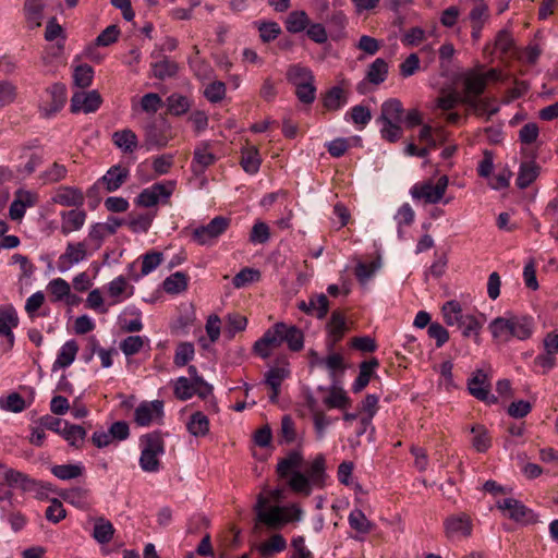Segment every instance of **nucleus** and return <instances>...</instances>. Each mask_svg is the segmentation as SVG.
<instances>
[{
	"instance_id": "1",
	"label": "nucleus",
	"mask_w": 558,
	"mask_h": 558,
	"mask_svg": "<svg viewBox=\"0 0 558 558\" xmlns=\"http://www.w3.org/2000/svg\"><path fill=\"white\" fill-rule=\"evenodd\" d=\"M488 329L498 341L507 342L512 338L526 340L533 333L534 323L531 316L509 314L494 318Z\"/></svg>"
},
{
	"instance_id": "2",
	"label": "nucleus",
	"mask_w": 558,
	"mask_h": 558,
	"mask_svg": "<svg viewBox=\"0 0 558 558\" xmlns=\"http://www.w3.org/2000/svg\"><path fill=\"white\" fill-rule=\"evenodd\" d=\"M141 456L138 464L146 473H157L161 469L159 458L165 454V440L160 430H154L140 437Z\"/></svg>"
},
{
	"instance_id": "3",
	"label": "nucleus",
	"mask_w": 558,
	"mask_h": 558,
	"mask_svg": "<svg viewBox=\"0 0 558 558\" xmlns=\"http://www.w3.org/2000/svg\"><path fill=\"white\" fill-rule=\"evenodd\" d=\"M229 226V218L217 216L207 225L195 228L192 232V239L199 245H210L227 231Z\"/></svg>"
},
{
	"instance_id": "4",
	"label": "nucleus",
	"mask_w": 558,
	"mask_h": 558,
	"mask_svg": "<svg viewBox=\"0 0 558 558\" xmlns=\"http://www.w3.org/2000/svg\"><path fill=\"white\" fill-rule=\"evenodd\" d=\"M130 436V426L125 421H117L111 424L108 430L97 429L90 437L92 444L102 449L111 445L113 441H123Z\"/></svg>"
},
{
	"instance_id": "5",
	"label": "nucleus",
	"mask_w": 558,
	"mask_h": 558,
	"mask_svg": "<svg viewBox=\"0 0 558 558\" xmlns=\"http://www.w3.org/2000/svg\"><path fill=\"white\" fill-rule=\"evenodd\" d=\"M284 323H277L267 329L264 335L254 343L253 351L262 359L270 356L271 351L284 342L283 332Z\"/></svg>"
},
{
	"instance_id": "6",
	"label": "nucleus",
	"mask_w": 558,
	"mask_h": 558,
	"mask_svg": "<svg viewBox=\"0 0 558 558\" xmlns=\"http://www.w3.org/2000/svg\"><path fill=\"white\" fill-rule=\"evenodd\" d=\"M284 323H277L267 329L264 335L254 343L253 351L262 359L270 356L271 351L284 342L283 332Z\"/></svg>"
},
{
	"instance_id": "7",
	"label": "nucleus",
	"mask_w": 558,
	"mask_h": 558,
	"mask_svg": "<svg viewBox=\"0 0 558 558\" xmlns=\"http://www.w3.org/2000/svg\"><path fill=\"white\" fill-rule=\"evenodd\" d=\"M284 323H277L267 329L264 335L254 343L253 351L262 359L270 356L271 351L284 342L283 332Z\"/></svg>"
},
{
	"instance_id": "8",
	"label": "nucleus",
	"mask_w": 558,
	"mask_h": 558,
	"mask_svg": "<svg viewBox=\"0 0 558 558\" xmlns=\"http://www.w3.org/2000/svg\"><path fill=\"white\" fill-rule=\"evenodd\" d=\"M92 253L87 251V242H69L65 251L61 254L57 262V267L60 272L68 271L73 265L85 260Z\"/></svg>"
},
{
	"instance_id": "9",
	"label": "nucleus",
	"mask_w": 558,
	"mask_h": 558,
	"mask_svg": "<svg viewBox=\"0 0 558 558\" xmlns=\"http://www.w3.org/2000/svg\"><path fill=\"white\" fill-rule=\"evenodd\" d=\"M174 183H155L149 187L144 189L135 199L136 205L142 207H153L158 204L160 199H168L173 192Z\"/></svg>"
},
{
	"instance_id": "10",
	"label": "nucleus",
	"mask_w": 558,
	"mask_h": 558,
	"mask_svg": "<svg viewBox=\"0 0 558 558\" xmlns=\"http://www.w3.org/2000/svg\"><path fill=\"white\" fill-rule=\"evenodd\" d=\"M19 325V316L12 305L0 306V337H4L2 342L3 351H10L14 345L13 328Z\"/></svg>"
},
{
	"instance_id": "11",
	"label": "nucleus",
	"mask_w": 558,
	"mask_h": 558,
	"mask_svg": "<svg viewBox=\"0 0 558 558\" xmlns=\"http://www.w3.org/2000/svg\"><path fill=\"white\" fill-rule=\"evenodd\" d=\"M213 144L209 141H201L196 144L191 162V171L195 175H202L217 161L216 155L211 150Z\"/></svg>"
},
{
	"instance_id": "12",
	"label": "nucleus",
	"mask_w": 558,
	"mask_h": 558,
	"mask_svg": "<svg viewBox=\"0 0 558 558\" xmlns=\"http://www.w3.org/2000/svg\"><path fill=\"white\" fill-rule=\"evenodd\" d=\"M490 384L484 371L477 369L468 380L469 392L477 400L489 404L497 403L498 398L489 392Z\"/></svg>"
},
{
	"instance_id": "13",
	"label": "nucleus",
	"mask_w": 558,
	"mask_h": 558,
	"mask_svg": "<svg viewBox=\"0 0 558 558\" xmlns=\"http://www.w3.org/2000/svg\"><path fill=\"white\" fill-rule=\"evenodd\" d=\"M102 98L97 90L75 92L71 98L70 109L72 113H92L99 109Z\"/></svg>"
},
{
	"instance_id": "14",
	"label": "nucleus",
	"mask_w": 558,
	"mask_h": 558,
	"mask_svg": "<svg viewBox=\"0 0 558 558\" xmlns=\"http://www.w3.org/2000/svg\"><path fill=\"white\" fill-rule=\"evenodd\" d=\"M267 500L259 496L257 500V518L260 522L265 523L271 529L281 527L288 522L284 514V508L274 506L266 508Z\"/></svg>"
},
{
	"instance_id": "15",
	"label": "nucleus",
	"mask_w": 558,
	"mask_h": 558,
	"mask_svg": "<svg viewBox=\"0 0 558 558\" xmlns=\"http://www.w3.org/2000/svg\"><path fill=\"white\" fill-rule=\"evenodd\" d=\"M498 509L507 511L511 520L523 523L535 522L534 512L525 507L520 500L514 498H505L497 502Z\"/></svg>"
},
{
	"instance_id": "16",
	"label": "nucleus",
	"mask_w": 558,
	"mask_h": 558,
	"mask_svg": "<svg viewBox=\"0 0 558 558\" xmlns=\"http://www.w3.org/2000/svg\"><path fill=\"white\" fill-rule=\"evenodd\" d=\"M163 401H144L134 411V421L140 426H148L153 421L162 418Z\"/></svg>"
},
{
	"instance_id": "17",
	"label": "nucleus",
	"mask_w": 558,
	"mask_h": 558,
	"mask_svg": "<svg viewBox=\"0 0 558 558\" xmlns=\"http://www.w3.org/2000/svg\"><path fill=\"white\" fill-rule=\"evenodd\" d=\"M130 174L129 169L121 167L120 165L112 166L108 171L99 179V183L106 192L111 193L119 190L128 180Z\"/></svg>"
},
{
	"instance_id": "18",
	"label": "nucleus",
	"mask_w": 558,
	"mask_h": 558,
	"mask_svg": "<svg viewBox=\"0 0 558 558\" xmlns=\"http://www.w3.org/2000/svg\"><path fill=\"white\" fill-rule=\"evenodd\" d=\"M445 530L448 537L470 536L472 533V522L468 514L461 513L446 519Z\"/></svg>"
},
{
	"instance_id": "19",
	"label": "nucleus",
	"mask_w": 558,
	"mask_h": 558,
	"mask_svg": "<svg viewBox=\"0 0 558 558\" xmlns=\"http://www.w3.org/2000/svg\"><path fill=\"white\" fill-rule=\"evenodd\" d=\"M460 101L471 109L476 116H486L489 120L494 114L499 111L498 106H493L494 99L490 98H476L471 96H463Z\"/></svg>"
},
{
	"instance_id": "20",
	"label": "nucleus",
	"mask_w": 558,
	"mask_h": 558,
	"mask_svg": "<svg viewBox=\"0 0 558 558\" xmlns=\"http://www.w3.org/2000/svg\"><path fill=\"white\" fill-rule=\"evenodd\" d=\"M298 307L306 314L315 315L318 319H323L329 311V301L323 293L315 294L310 298L308 302L301 301Z\"/></svg>"
},
{
	"instance_id": "21",
	"label": "nucleus",
	"mask_w": 558,
	"mask_h": 558,
	"mask_svg": "<svg viewBox=\"0 0 558 558\" xmlns=\"http://www.w3.org/2000/svg\"><path fill=\"white\" fill-rule=\"evenodd\" d=\"M327 330L330 338L328 342V347L330 350L335 347L337 342H339L345 331H347V322L344 315L339 311H333L330 319L327 324Z\"/></svg>"
},
{
	"instance_id": "22",
	"label": "nucleus",
	"mask_w": 558,
	"mask_h": 558,
	"mask_svg": "<svg viewBox=\"0 0 558 558\" xmlns=\"http://www.w3.org/2000/svg\"><path fill=\"white\" fill-rule=\"evenodd\" d=\"M60 216L62 219L61 233L64 235H68L73 231L81 230L87 217L86 213L80 209L61 211Z\"/></svg>"
},
{
	"instance_id": "23",
	"label": "nucleus",
	"mask_w": 558,
	"mask_h": 558,
	"mask_svg": "<svg viewBox=\"0 0 558 558\" xmlns=\"http://www.w3.org/2000/svg\"><path fill=\"white\" fill-rule=\"evenodd\" d=\"M44 0H26L24 2V14L29 29H36L41 26L44 19Z\"/></svg>"
},
{
	"instance_id": "24",
	"label": "nucleus",
	"mask_w": 558,
	"mask_h": 558,
	"mask_svg": "<svg viewBox=\"0 0 558 558\" xmlns=\"http://www.w3.org/2000/svg\"><path fill=\"white\" fill-rule=\"evenodd\" d=\"M56 204L68 206V207H78L84 204V194L83 192L73 186H63L52 198Z\"/></svg>"
},
{
	"instance_id": "25",
	"label": "nucleus",
	"mask_w": 558,
	"mask_h": 558,
	"mask_svg": "<svg viewBox=\"0 0 558 558\" xmlns=\"http://www.w3.org/2000/svg\"><path fill=\"white\" fill-rule=\"evenodd\" d=\"M4 480L10 486L19 487L24 492H34L39 485L36 480L14 469H8L4 472Z\"/></svg>"
},
{
	"instance_id": "26",
	"label": "nucleus",
	"mask_w": 558,
	"mask_h": 558,
	"mask_svg": "<svg viewBox=\"0 0 558 558\" xmlns=\"http://www.w3.org/2000/svg\"><path fill=\"white\" fill-rule=\"evenodd\" d=\"M464 85V96H471L480 98V96L486 89V77L482 75V73H477L474 71H470L465 74L463 80Z\"/></svg>"
},
{
	"instance_id": "27",
	"label": "nucleus",
	"mask_w": 558,
	"mask_h": 558,
	"mask_svg": "<svg viewBox=\"0 0 558 558\" xmlns=\"http://www.w3.org/2000/svg\"><path fill=\"white\" fill-rule=\"evenodd\" d=\"M78 345L75 340H68L59 350L52 371L69 367L75 360Z\"/></svg>"
},
{
	"instance_id": "28",
	"label": "nucleus",
	"mask_w": 558,
	"mask_h": 558,
	"mask_svg": "<svg viewBox=\"0 0 558 558\" xmlns=\"http://www.w3.org/2000/svg\"><path fill=\"white\" fill-rule=\"evenodd\" d=\"M402 102L397 98H390L381 104L380 114L376 121L402 122Z\"/></svg>"
},
{
	"instance_id": "29",
	"label": "nucleus",
	"mask_w": 558,
	"mask_h": 558,
	"mask_svg": "<svg viewBox=\"0 0 558 558\" xmlns=\"http://www.w3.org/2000/svg\"><path fill=\"white\" fill-rule=\"evenodd\" d=\"M112 143L125 154L133 153L138 145L136 134L130 130H119L112 134Z\"/></svg>"
},
{
	"instance_id": "30",
	"label": "nucleus",
	"mask_w": 558,
	"mask_h": 558,
	"mask_svg": "<svg viewBox=\"0 0 558 558\" xmlns=\"http://www.w3.org/2000/svg\"><path fill=\"white\" fill-rule=\"evenodd\" d=\"M348 102L345 92L340 86H333L323 96V106L328 111H338Z\"/></svg>"
},
{
	"instance_id": "31",
	"label": "nucleus",
	"mask_w": 558,
	"mask_h": 558,
	"mask_svg": "<svg viewBox=\"0 0 558 558\" xmlns=\"http://www.w3.org/2000/svg\"><path fill=\"white\" fill-rule=\"evenodd\" d=\"M378 365L379 362L375 357L369 361H364L360 364L359 375L352 385V391L354 393L361 392L368 385L371 376L374 369L378 367Z\"/></svg>"
},
{
	"instance_id": "32",
	"label": "nucleus",
	"mask_w": 558,
	"mask_h": 558,
	"mask_svg": "<svg viewBox=\"0 0 558 558\" xmlns=\"http://www.w3.org/2000/svg\"><path fill=\"white\" fill-rule=\"evenodd\" d=\"M414 199H425L428 204H437L442 198L440 192L430 182L414 184L410 191Z\"/></svg>"
},
{
	"instance_id": "33",
	"label": "nucleus",
	"mask_w": 558,
	"mask_h": 558,
	"mask_svg": "<svg viewBox=\"0 0 558 558\" xmlns=\"http://www.w3.org/2000/svg\"><path fill=\"white\" fill-rule=\"evenodd\" d=\"M539 167L534 161L522 162L519 169L515 184L523 190L530 186L538 177Z\"/></svg>"
},
{
	"instance_id": "34",
	"label": "nucleus",
	"mask_w": 558,
	"mask_h": 558,
	"mask_svg": "<svg viewBox=\"0 0 558 558\" xmlns=\"http://www.w3.org/2000/svg\"><path fill=\"white\" fill-rule=\"evenodd\" d=\"M145 146L148 150L167 146L169 138L163 130L156 124H149L145 129Z\"/></svg>"
},
{
	"instance_id": "35",
	"label": "nucleus",
	"mask_w": 558,
	"mask_h": 558,
	"mask_svg": "<svg viewBox=\"0 0 558 558\" xmlns=\"http://www.w3.org/2000/svg\"><path fill=\"white\" fill-rule=\"evenodd\" d=\"M88 496V490L82 487L64 489L60 493V497L65 502L78 509H86L89 506Z\"/></svg>"
},
{
	"instance_id": "36",
	"label": "nucleus",
	"mask_w": 558,
	"mask_h": 558,
	"mask_svg": "<svg viewBox=\"0 0 558 558\" xmlns=\"http://www.w3.org/2000/svg\"><path fill=\"white\" fill-rule=\"evenodd\" d=\"M51 102L49 108L45 109V116L51 117L59 112L66 101V88L63 84H53L49 89Z\"/></svg>"
},
{
	"instance_id": "37",
	"label": "nucleus",
	"mask_w": 558,
	"mask_h": 558,
	"mask_svg": "<svg viewBox=\"0 0 558 558\" xmlns=\"http://www.w3.org/2000/svg\"><path fill=\"white\" fill-rule=\"evenodd\" d=\"M186 428L191 435L204 437L209 433V420L203 412L196 411L190 416Z\"/></svg>"
},
{
	"instance_id": "38",
	"label": "nucleus",
	"mask_w": 558,
	"mask_h": 558,
	"mask_svg": "<svg viewBox=\"0 0 558 558\" xmlns=\"http://www.w3.org/2000/svg\"><path fill=\"white\" fill-rule=\"evenodd\" d=\"M86 434V429L83 426L71 424L66 421L60 435L68 441L70 446L81 448Z\"/></svg>"
},
{
	"instance_id": "39",
	"label": "nucleus",
	"mask_w": 558,
	"mask_h": 558,
	"mask_svg": "<svg viewBox=\"0 0 558 558\" xmlns=\"http://www.w3.org/2000/svg\"><path fill=\"white\" fill-rule=\"evenodd\" d=\"M287 548V541L281 534H274L268 541L258 545L257 550L262 557L268 558Z\"/></svg>"
},
{
	"instance_id": "40",
	"label": "nucleus",
	"mask_w": 558,
	"mask_h": 558,
	"mask_svg": "<svg viewBox=\"0 0 558 558\" xmlns=\"http://www.w3.org/2000/svg\"><path fill=\"white\" fill-rule=\"evenodd\" d=\"M324 403L330 409H345L350 405V398L342 388L337 386V380H335Z\"/></svg>"
},
{
	"instance_id": "41",
	"label": "nucleus",
	"mask_w": 558,
	"mask_h": 558,
	"mask_svg": "<svg viewBox=\"0 0 558 558\" xmlns=\"http://www.w3.org/2000/svg\"><path fill=\"white\" fill-rule=\"evenodd\" d=\"M114 534V527L112 523L100 517L95 520L94 530H93V537L95 541H97L99 544H108Z\"/></svg>"
},
{
	"instance_id": "42",
	"label": "nucleus",
	"mask_w": 558,
	"mask_h": 558,
	"mask_svg": "<svg viewBox=\"0 0 558 558\" xmlns=\"http://www.w3.org/2000/svg\"><path fill=\"white\" fill-rule=\"evenodd\" d=\"M281 332H283L284 342L291 351L299 352L303 349L304 335L300 328L284 324V328L281 329Z\"/></svg>"
},
{
	"instance_id": "43",
	"label": "nucleus",
	"mask_w": 558,
	"mask_h": 558,
	"mask_svg": "<svg viewBox=\"0 0 558 558\" xmlns=\"http://www.w3.org/2000/svg\"><path fill=\"white\" fill-rule=\"evenodd\" d=\"M483 323L474 315L466 314L458 325L464 338L473 337L476 343H480V331Z\"/></svg>"
},
{
	"instance_id": "44",
	"label": "nucleus",
	"mask_w": 558,
	"mask_h": 558,
	"mask_svg": "<svg viewBox=\"0 0 558 558\" xmlns=\"http://www.w3.org/2000/svg\"><path fill=\"white\" fill-rule=\"evenodd\" d=\"M47 289L51 294V302H60L65 298H75L74 294H71V287L69 282L63 278L52 279L48 283Z\"/></svg>"
},
{
	"instance_id": "45",
	"label": "nucleus",
	"mask_w": 558,
	"mask_h": 558,
	"mask_svg": "<svg viewBox=\"0 0 558 558\" xmlns=\"http://www.w3.org/2000/svg\"><path fill=\"white\" fill-rule=\"evenodd\" d=\"M287 78L294 86H299L300 84H305L310 82H315V77L312 70L300 64H293L288 69Z\"/></svg>"
},
{
	"instance_id": "46",
	"label": "nucleus",
	"mask_w": 558,
	"mask_h": 558,
	"mask_svg": "<svg viewBox=\"0 0 558 558\" xmlns=\"http://www.w3.org/2000/svg\"><path fill=\"white\" fill-rule=\"evenodd\" d=\"M310 25V17L305 11H292L286 20V29L291 34H298Z\"/></svg>"
},
{
	"instance_id": "47",
	"label": "nucleus",
	"mask_w": 558,
	"mask_h": 558,
	"mask_svg": "<svg viewBox=\"0 0 558 558\" xmlns=\"http://www.w3.org/2000/svg\"><path fill=\"white\" fill-rule=\"evenodd\" d=\"M441 313L444 320L448 326H457L466 314L462 313V307L458 301L451 300L442 305Z\"/></svg>"
},
{
	"instance_id": "48",
	"label": "nucleus",
	"mask_w": 558,
	"mask_h": 558,
	"mask_svg": "<svg viewBox=\"0 0 558 558\" xmlns=\"http://www.w3.org/2000/svg\"><path fill=\"white\" fill-rule=\"evenodd\" d=\"M387 75L388 63L384 59L377 58L374 62L369 64L366 73V78L372 84L379 85L386 81Z\"/></svg>"
},
{
	"instance_id": "49",
	"label": "nucleus",
	"mask_w": 558,
	"mask_h": 558,
	"mask_svg": "<svg viewBox=\"0 0 558 558\" xmlns=\"http://www.w3.org/2000/svg\"><path fill=\"white\" fill-rule=\"evenodd\" d=\"M189 277L182 271H177L163 280L162 287L167 293L178 294L187 288Z\"/></svg>"
},
{
	"instance_id": "50",
	"label": "nucleus",
	"mask_w": 558,
	"mask_h": 558,
	"mask_svg": "<svg viewBox=\"0 0 558 558\" xmlns=\"http://www.w3.org/2000/svg\"><path fill=\"white\" fill-rule=\"evenodd\" d=\"M27 404L25 399L19 392H11L7 397H0V409L11 413L23 412Z\"/></svg>"
},
{
	"instance_id": "51",
	"label": "nucleus",
	"mask_w": 558,
	"mask_h": 558,
	"mask_svg": "<svg viewBox=\"0 0 558 558\" xmlns=\"http://www.w3.org/2000/svg\"><path fill=\"white\" fill-rule=\"evenodd\" d=\"M163 260V254L157 251H149L142 255V269L141 274L133 277L138 280L141 277L147 276L154 271Z\"/></svg>"
},
{
	"instance_id": "52",
	"label": "nucleus",
	"mask_w": 558,
	"mask_h": 558,
	"mask_svg": "<svg viewBox=\"0 0 558 558\" xmlns=\"http://www.w3.org/2000/svg\"><path fill=\"white\" fill-rule=\"evenodd\" d=\"M241 166L243 170L248 174H255L258 172L262 159L256 147H250L242 153Z\"/></svg>"
},
{
	"instance_id": "53",
	"label": "nucleus",
	"mask_w": 558,
	"mask_h": 558,
	"mask_svg": "<svg viewBox=\"0 0 558 558\" xmlns=\"http://www.w3.org/2000/svg\"><path fill=\"white\" fill-rule=\"evenodd\" d=\"M153 74L158 80H166L177 75L179 66L178 63L165 58L161 61L151 64Z\"/></svg>"
},
{
	"instance_id": "54",
	"label": "nucleus",
	"mask_w": 558,
	"mask_h": 558,
	"mask_svg": "<svg viewBox=\"0 0 558 558\" xmlns=\"http://www.w3.org/2000/svg\"><path fill=\"white\" fill-rule=\"evenodd\" d=\"M84 472L82 464H57L51 468V473L62 481H69L80 477Z\"/></svg>"
},
{
	"instance_id": "55",
	"label": "nucleus",
	"mask_w": 558,
	"mask_h": 558,
	"mask_svg": "<svg viewBox=\"0 0 558 558\" xmlns=\"http://www.w3.org/2000/svg\"><path fill=\"white\" fill-rule=\"evenodd\" d=\"M471 433L474 434L472 446L477 452H485L490 448L492 440L485 426L474 425L471 427Z\"/></svg>"
},
{
	"instance_id": "56",
	"label": "nucleus",
	"mask_w": 558,
	"mask_h": 558,
	"mask_svg": "<svg viewBox=\"0 0 558 558\" xmlns=\"http://www.w3.org/2000/svg\"><path fill=\"white\" fill-rule=\"evenodd\" d=\"M317 363L318 365H324L328 369L332 383L336 380V373L340 372L343 374L345 369L344 360L340 353H331L325 359L319 360Z\"/></svg>"
},
{
	"instance_id": "57",
	"label": "nucleus",
	"mask_w": 558,
	"mask_h": 558,
	"mask_svg": "<svg viewBox=\"0 0 558 558\" xmlns=\"http://www.w3.org/2000/svg\"><path fill=\"white\" fill-rule=\"evenodd\" d=\"M307 477L314 485H322L324 483V478L326 476L325 473V458L323 454H318L310 468L307 469Z\"/></svg>"
},
{
	"instance_id": "58",
	"label": "nucleus",
	"mask_w": 558,
	"mask_h": 558,
	"mask_svg": "<svg viewBox=\"0 0 558 558\" xmlns=\"http://www.w3.org/2000/svg\"><path fill=\"white\" fill-rule=\"evenodd\" d=\"M195 386L194 381L181 376L174 383V396L182 401L189 400L195 395Z\"/></svg>"
},
{
	"instance_id": "59",
	"label": "nucleus",
	"mask_w": 558,
	"mask_h": 558,
	"mask_svg": "<svg viewBox=\"0 0 558 558\" xmlns=\"http://www.w3.org/2000/svg\"><path fill=\"white\" fill-rule=\"evenodd\" d=\"M167 106L171 114L182 116L189 111L191 104L187 97L174 93L167 98Z\"/></svg>"
},
{
	"instance_id": "60",
	"label": "nucleus",
	"mask_w": 558,
	"mask_h": 558,
	"mask_svg": "<svg viewBox=\"0 0 558 558\" xmlns=\"http://www.w3.org/2000/svg\"><path fill=\"white\" fill-rule=\"evenodd\" d=\"M94 77V70L88 64H80L74 69L73 72V82L74 85L80 88H86L88 87Z\"/></svg>"
},
{
	"instance_id": "61",
	"label": "nucleus",
	"mask_w": 558,
	"mask_h": 558,
	"mask_svg": "<svg viewBox=\"0 0 558 558\" xmlns=\"http://www.w3.org/2000/svg\"><path fill=\"white\" fill-rule=\"evenodd\" d=\"M377 124H380V135L384 140L395 143L402 135V128L400 125L401 122H390V121H376Z\"/></svg>"
},
{
	"instance_id": "62",
	"label": "nucleus",
	"mask_w": 558,
	"mask_h": 558,
	"mask_svg": "<svg viewBox=\"0 0 558 558\" xmlns=\"http://www.w3.org/2000/svg\"><path fill=\"white\" fill-rule=\"evenodd\" d=\"M302 463V456L298 451H291L289 454L279 461L277 472L279 476L286 477L290 470L300 466Z\"/></svg>"
},
{
	"instance_id": "63",
	"label": "nucleus",
	"mask_w": 558,
	"mask_h": 558,
	"mask_svg": "<svg viewBox=\"0 0 558 558\" xmlns=\"http://www.w3.org/2000/svg\"><path fill=\"white\" fill-rule=\"evenodd\" d=\"M260 278V271L254 268L245 267L241 269L232 279V283L235 288L240 289L245 287L247 283L258 281Z\"/></svg>"
},
{
	"instance_id": "64",
	"label": "nucleus",
	"mask_w": 558,
	"mask_h": 558,
	"mask_svg": "<svg viewBox=\"0 0 558 558\" xmlns=\"http://www.w3.org/2000/svg\"><path fill=\"white\" fill-rule=\"evenodd\" d=\"M289 376V371L283 367H272L265 374V384L271 390L280 389L282 381Z\"/></svg>"
}]
</instances>
